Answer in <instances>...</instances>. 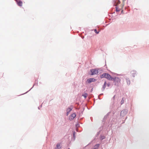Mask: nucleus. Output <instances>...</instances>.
Segmentation results:
<instances>
[{"label": "nucleus", "mask_w": 149, "mask_h": 149, "mask_svg": "<svg viewBox=\"0 0 149 149\" xmlns=\"http://www.w3.org/2000/svg\"><path fill=\"white\" fill-rule=\"evenodd\" d=\"M101 77L102 78H105L109 80H112L113 79L109 74L107 73L102 74L101 76Z\"/></svg>", "instance_id": "obj_1"}, {"label": "nucleus", "mask_w": 149, "mask_h": 149, "mask_svg": "<svg viewBox=\"0 0 149 149\" xmlns=\"http://www.w3.org/2000/svg\"><path fill=\"white\" fill-rule=\"evenodd\" d=\"M113 79L115 82V85L118 86L119 84L120 83L121 80L118 77H116Z\"/></svg>", "instance_id": "obj_2"}, {"label": "nucleus", "mask_w": 149, "mask_h": 149, "mask_svg": "<svg viewBox=\"0 0 149 149\" xmlns=\"http://www.w3.org/2000/svg\"><path fill=\"white\" fill-rule=\"evenodd\" d=\"M91 71V75H92L97 74L98 73V70L96 69H92Z\"/></svg>", "instance_id": "obj_3"}, {"label": "nucleus", "mask_w": 149, "mask_h": 149, "mask_svg": "<svg viewBox=\"0 0 149 149\" xmlns=\"http://www.w3.org/2000/svg\"><path fill=\"white\" fill-rule=\"evenodd\" d=\"M76 114L75 113H73L71 114L69 118L70 120H72L74 119L76 117Z\"/></svg>", "instance_id": "obj_4"}, {"label": "nucleus", "mask_w": 149, "mask_h": 149, "mask_svg": "<svg viewBox=\"0 0 149 149\" xmlns=\"http://www.w3.org/2000/svg\"><path fill=\"white\" fill-rule=\"evenodd\" d=\"M96 80V79L94 78H89L87 80V81L88 83H90L93 81H95Z\"/></svg>", "instance_id": "obj_5"}, {"label": "nucleus", "mask_w": 149, "mask_h": 149, "mask_svg": "<svg viewBox=\"0 0 149 149\" xmlns=\"http://www.w3.org/2000/svg\"><path fill=\"white\" fill-rule=\"evenodd\" d=\"M131 73L132 76L133 77H134L137 74L136 71L134 70H132L131 72Z\"/></svg>", "instance_id": "obj_6"}, {"label": "nucleus", "mask_w": 149, "mask_h": 149, "mask_svg": "<svg viewBox=\"0 0 149 149\" xmlns=\"http://www.w3.org/2000/svg\"><path fill=\"white\" fill-rule=\"evenodd\" d=\"M127 112L125 111H122L121 112L120 116L122 117L124 116L127 114Z\"/></svg>", "instance_id": "obj_7"}, {"label": "nucleus", "mask_w": 149, "mask_h": 149, "mask_svg": "<svg viewBox=\"0 0 149 149\" xmlns=\"http://www.w3.org/2000/svg\"><path fill=\"white\" fill-rule=\"evenodd\" d=\"M72 109V108H71L69 107L67 108V113H66V115L67 116H68V114H69L70 112L71 111Z\"/></svg>", "instance_id": "obj_8"}, {"label": "nucleus", "mask_w": 149, "mask_h": 149, "mask_svg": "<svg viewBox=\"0 0 149 149\" xmlns=\"http://www.w3.org/2000/svg\"><path fill=\"white\" fill-rule=\"evenodd\" d=\"M61 148L60 145L59 144H57L56 145V149H59Z\"/></svg>", "instance_id": "obj_9"}, {"label": "nucleus", "mask_w": 149, "mask_h": 149, "mask_svg": "<svg viewBox=\"0 0 149 149\" xmlns=\"http://www.w3.org/2000/svg\"><path fill=\"white\" fill-rule=\"evenodd\" d=\"M100 145L99 144H97L95 146V148L94 149H97L99 147Z\"/></svg>", "instance_id": "obj_10"}, {"label": "nucleus", "mask_w": 149, "mask_h": 149, "mask_svg": "<svg viewBox=\"0 0 149 149\" xmlns=\"http://www.w3.org/2000/svg\"><path fill=\"white\" fill-rule=\"evenodd\" d=\"M106 82L105 81V82L104 85L103 86V90H104V89L106 87Z\"/></svg>", "instance_id": "obj_11"}, {"label": "nucleus", "mask_w": 149, "mask_h": 149, "mask_svg": "<svg viewBox=\"0 0 149 149\" xmlns=\"http://www.w3.org/2000/svg\"><path fill=\"white\" fill-rule=\"evenodd\" d=\"M124 102V100H123V98L122 100H121V104H123Z\"/></svg>", "instance_id": "obj_12"}, {"label": "nucleus", "mask_w": 149, "mask_h": 149, "mask_svg": "<svg viewBox=\"0 0 149 149\" xmlns=\"http://www.w3.org/2000/svg\"><path fill=\"white\" fill-rule=\"evenodd\" d=\"M127 84H130V80H127Z\"/></svg>", "instance_id": "obj_13"}, {"label": "nucleus", "mask_w": 149, "mask_h": 149, "mask_svg": "<svg viewBox=\"0 0 149 149\" xmlns=\"http://www.w3.org/2000/svg\"><path fill=\"white\" fill-rule=\"evenodd\" d=\"M22 5V2L19 1V6H21Z\"/></svg>", "instance_id": "obj_14"}, {"label": "nucleus", "mask_w": 149, "mask_h": 149, "mask_svg": "<svg viewBox=\"0 0 149 149\" xmlns=\"http://www.w3.org/2000/svg\"><path fill=\"white\" fill-rule=\"evenodd\" d=\"M94 31L95 32V33H96L97 34H98L99 33V32H97L96 29H95L94 30Z\"/></svg>", "instance_id": "obj_15"}, {"label": "nucleus", "mask_w": 149, "mask_h": 149, "mask_svg": "<svg viewBox=\"0 0 149 149\" xmlns=\"http://www.w3.org/2000/svg\"><path fill=\"white\" fill-rule=\"evenodd\" d=\"M87 94L86 93H85L84 94L83 96L84 97L86 98L87 97Z\"/></svg>", "instance_id": "obj_16"}, {"label": "nucleus", "mask_w": 149, "mask_h": 149, "mask_svg": "<svg viewBox=\"0 0 149 149\" xmlns=\"http://www.w3.org/2000/svg\"><path fill=\"white\" fill-rule=\"evenodd\" d=\"M116 9L117 11H119L120 10L119 9H118L117 7H116Z\"/></svg>", "instance_id": "obj_17"}, {"label": "nucleus", "mask_w": 149, "mask_h": 149, "mask_svg": "<svg viewBox=\"0 0 149 149\" xmlns=\"http://www.w3.org/2000/svg\"><path fill=\"white\" fill-rule=\"evenodd\" d=\"M120 1H118V2H117V5H118V4H120Z\"/></svg>", "instance_id": "obj_18"}, {"label": "nucleus", "mask_w": 149, "mask_h": 149, "mask_svg": "<svg viewBox=\"0 0 149 149\" xmlns=\"http://www.w3.org/2000/svg\"><path fill=\"white\" fill-rule=\"evenodd\" d=\"M109 85H110V84H107V86L109 87Z\"/></svg>", "instance_id": "obj_19"}, {"label": "nucleus", "mask_w": 149, "mask_h": 149, "mask_svg": "<svg viewBox=\"0 0 149 149\" xmlns=\"http://www.w3.org/2000/svg\"><path fill=\"white\" fill-rule=\"evenodd\" d=\"M17 4L19 5V2H17Z\"/></svg>", "instance_id": "obj_20"}, {"label": "nucleus", "mask_w": 149, "mask_h": 149, "mask_svg": "<svg viewBox=\"0 0 149 149\" xmlns=\"http://www.w3.org/2000/svg\"><path fill=\"white\" fill-rule=\"evenodd\" d=\"M113 97L114 98H115V96Z\"/></svg>", "instance_id": "obj_21"}]
</instances>
